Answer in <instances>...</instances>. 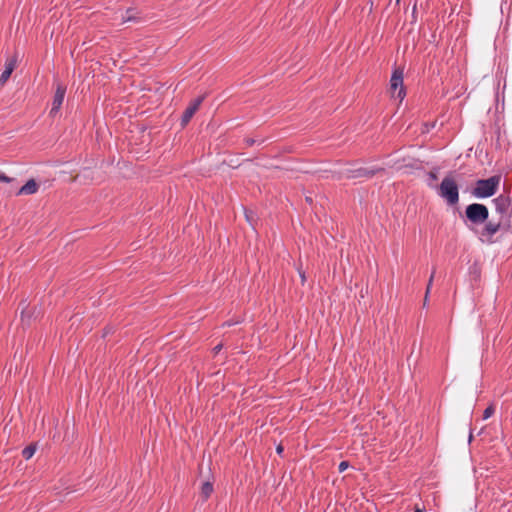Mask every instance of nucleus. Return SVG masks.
<instances>
[{"label": "nucleus", "mask_w": 512, "mask_h": 512, "mask_svg": "<svg viewBox=\"0 0 512 512\" xmlns=\"http://www.w3.org/2000/svg\"><path fill=\"white\" fill-rule=\"evenodd\" d=\"M483 224L484 226L481 229H475L474 232L477 234L478 239L482 243L486 244L495 243L494 236L499 231L508 232L510 229V226L508 224H505L502 219H498L497 221L487 220Z\"/></svg>", "instance_id": "f257e3e1"}, {"label": "nucleus", "mask_w": 512, "mask_h": 512, "mask_svg": "<svg viewBox=\"0 0 512 512\" xmlns=\"http://www.w3.org/2000/svg\"><path fill=\"white\" fill-rule=\"evenodd\" d=\"M500 181V175H494L488 179H480L476 182L472 194L477 198L491 197L496 193Z\"/></svg>", "instance_id": "f03ea898"}, {"label": "nucleus", "mask_w": 512, "mask_h": 512, "mask_svg": "<svg viewBox=\"0 0 512 512\" xmlns=\"http://www.w3.org/2000/svg\"><path fill=\"white\" fill-rule=\"evenodd\" d=\"M438 195L446 200L449 205H455L459 201V189L455 179L451 176H446L442 180L439 188Z\"/></svg>", "instance_id": "7ed1b4c3"}, {"label": "nucleus", "mask_w": 512, "mask_h": 512, "mask_svg": "<svg viewBox=\"0 0 512 512\" xmlns=\"http://www.w3.org/2000/svg\"><path fill=\"white\" fill-rule=\"evenodd\" d=\"M465 215L472 224L481 225L488 220L489 210L484 204L472 203L466 207Z\"/></svg>", "instance_id": "20e7f679"}, {"label": "nucleus", "mask_w": 512, "mask_h": 512, "mask_svg": "<svg viewBox=\"0 0 512 512\" xmlns=\"http://www.w3.org/2000/svg\"><path fill=\"white\" fill-rule=\"evenodd\" d=\"M403 68H395L392 72L390 79V90L394 97L402 101L406 95L404 84H403Z\"/></svg>", "instance_id": "39448f33"}, {"label": "nucleus", "mask_w": 512, "mask_h": 512, "mask_svg": "<svg viewBox=\"0 0 512 512\" xmlns=\"http://www.w3.org/2000/svg\"><path fill=\"white\" fill-rule=\"evenodd\" d=\"M512 200L509 195L501 194L493 199L495 211L499 214V219L504 220L509 215Z\"/></svg>", "instance_id": "423d86ee"}, {"label": "nucleus", "mask_w": 512, "mask_h": 512, "mask_svg": "<svg viewBox=\"0 0 512 512\" xmlns=\"http://www.w3.org/2000/svg\"><path fill=\"white\" fill-rule=\"evenodd\" d=\"M203 100H204V97L203 96H199L196 99H194L189 104V106L185 109V111L183 112L182 117H181V125H182V127H185L189 123V121L192 119L194 114L199 109V107L202 104Z\"/></svg>", "instance_id": "0eeeda50"}, {"label": "nucleus", "mask_w": 512, "mask_h": 512, "mask_svg": "<svg viewBox=\"0 0 512 512\" xmlns=\"http://www.w3.org/2000/svg\"><path fill=\"white\" fill-rule=\"evenodd\" d=\"M65 93H66V87L62 84H57L55 94L53 97V101H52V108L50 110L51 116H55L59 112V110L63 104V101H64Z\"/></svg>", "instance_id": "6e6552de"}, {"label": "nucleus", "mask_w": 512, "mask_h": 512, "mask_svg": "<svg viewBox=\"0 0 512 512\" xmlns=\"http://www.w3.org/2000/svg\"><path fill=\"white\" fill-rule=\"evenodd\" d=\"M383 169H368V168H358L355 170H349L347 173V178H372L378 171H382Z\"/></svg>", "instance_id": "1a4fd4ad"}, {"label": "nucleus", "mask_w": 512, "mask_h": 512, "mask_svg": "<svg viewBox=\"0 0 512 512\" xmlns=\"http://www.w3.org/2000/svg\"><path fill=\"white\" fill-rule=\"evenodd\" d=\"M39 189L38 183L34 179H30L23 185L17 195H32L35 194Z\"/></svg>", "instance_id": "9d476101"}, {"label": "nucleus", "mask_w": 512, "mask_h": 512, "mask_svg": "<svg viewBox=\"0 0 512 512\" xmlns=\"http://www.w3.org/2000/svg\"><path fill=\"white\" fill-rule=\"evenodd\" d=\"M15 67H16L15 59H10L6 62L5 69L0 75V83L1 84H4L9 79V77L12 74V72L14 71Z\"/></svg>", "instance_id": "9b49d317"}, {"label": "nucleus", "mask_w": 512, "mask_h": 512, "mask_svg": "<svg viewBox=\"0 0 512 512\" xmlns=\"http://www.w3.org/2000/svg\"><path fill=\"white\" fill-rule=\"evenodd\" d=\"M137 14L138 13H137L136 9L129 8L126 10L125 15L123 16V21L124 22H130V21L137 22L140 19V17Z\"/></svg>", "instance_id": "f8f14e48"}, {"label": "nucleus", "mask_w": 512, "mask_h": 512, "mask_svg": "<svg viewBox=\"0 0 512 512\" xmlns=\"http://www.w3.org/2000/svg\"><path fill=\"white\" fill-rule=\"evenodd\" d=\"M213 492V484L209 481H206L201 486V496L204 500H207Z\"/></svg>", "instance_id": "ddd939ff"}, {"label": "nucleus", "mask_w": 512, "mask_h": 512, "mask_svg": "<svg viewBox=\"0 0 512 512\" xmlns=\"http://www.w3.org/2000/svg\"><path fill=\"white\" fill-rule=\"evenodd\" d=\"M36 452V446L31 444L22 450V456L26 460L30 459Z\"/></svg>", "instance_id": "4468645a"}, {"label": "nucleus", "mask_w": 512, "mask_h": 512, "mask_svg": "<svg viewBox=\"0 0 512 512\" xmlns=\"http://www.w3.org/2000/svg\"><path fill=\"white\" fill-rule=\"evenodd\" d=\"M495 412V408L493 405H489L483 412V419L486 420L490 418Z\"/></svg>", "instance_id": "2eb2a0df"}, {"label": "nucleus", "mask_w": 512, "mask_h": 512, "mask_svg": "<svg viewBox=\"0 0 512 512\" xmlns=\"http://www.w3.org/2000/svg\"><path fill=\"white\" fill-rule=\"evenodd\" d=\"M434 275H435V269L432 271V274L430 276V279L428 281V285H427V289H426V294H425V300H424V304L427 303V298H428V294L430 292V288L432 286V282H433V279H434Z\"/></svg>", "instance_id": "dca6fc26"}, {"label": "nucleus", "mask_w": 512, "mask_h": 512, "mask_svg": "<svg viewBox=\"0 0 512 512\" xmlns=\"http://www.w3.org/2000/svg\"><path fill=\"white\" fill-rule=\"evenodd\" d=\"M436 126V121L433 122H427L424 124L423 132H429L431 129H433Z\"/></svg>", "instance_id": "f3484780"}, {"label": "nucleus", "mask_w": 512, "mask_h": 512, "mask_svg": "<svg viewBox=\"0 0 512 512\" xmlns=\"http://www.w3.org/2000/svg\"><path fill=\"white\" fill-rule=\"evenodd\" d=\"M245 217H246L247 221H248L251 225H253V222H254V214H253V212H251V211H247V210H246V211H245Z\"/></svg>", "instance_id": "a211bd4d"}, {"label": "nucleus", "mask_w": 512, "mask_h": 512, "mask_svg": "<svg viewBox=\"0 0 512 512\" xmlns=\"http://www.w3.org/2000/svg\"><path fill=\"white\" fill-rule=\"evenodd\" d=\"M349 466V463L347 461H342L340 462L339 466H338V469H339V472H344Z\"/></svg>", "instance_id": "6ab92c4d"}, {"label": "nucleus", "mask_w": 512, "mask_h": 512, "mask_svg": "<svg viewBox=\"0 0 512 512\" xmlns=\"http://www.w3.org/2000/svg\"><path fill=\"white\" fill-rule=\"evenodd\" d=\"M13 179L0 172V182H11Z\"/></svg>", "instance_id": "aec40b11"}, {"label": "nucleus", "mask_w": 512, "mask_h": 512, "mask_svg": "<svg viewBox=\"0 0 512 512\" xmlns=\"http://www.w3.org/2000/svg\"><path fill=\"white\" fill-rule=\"evenodd\" d=\"M245 143H246L247 146H252L253 144L256 143V140L253 139V138H246L245 139Z\"/></svg>", "instance_id": "412c9836"}, {"label": "nucleus", "mask_w": 512, "mask_h": 512, "mask_svg": "<svg viewBox=\"0 0 512 512\" xmlns=\"http://www.w3.org/2000/svg\"><path fill=\"white\" fill-rule=\"evenodd\" d=\"M424 511H425V507L420 508L418 505H416L414 508V512H424Z\"/></svg>", "instance_id": "4be33fe9"}, {"label": "nucleus", "mask_w": 512, "mask_h": 512, "mask_svg": "<svg viewBox=\"0 0 512 512\" xmlns=\"http://www.w3.org/2000/svg\"><path fill=\"white\" fill-rule=\"evenodd\" d=\"M429 177H430L431 180H437V175L434 172H430L429 173Z\"/></svg>", "instance_id": "5701e85b"}, {"label": "nucleus", "mask_w": 512, "mask_h": 512, "mask_svg": "<svg viewBox=\"0 0 512 512\" xmlns=\"http://www.w3.org/2000/svg\"><path fill=\"white\" fill-rule=\"evenodd\" d=\"M221 348H222V345L219 344V345L215 346L213 350L215 353H218L221 350Z\"/></svg>", "instance_id": "b1692460"}, {"label": "nucleus", "mask_w": 512, "mask_h": 512, "mask_svg": "<svg viewBox=\"0 0 512 512\" xmlns=\"http://www.w3.org/2000/svg\"><path fill=\"white\" fill-rule=\"evenodd\" d=\"M299 274H300V277H301V279H302V282H305L306 277H305L304 272H301V271H300V272H299Z\"/></svg>", "instance_id": "393cba45"}, {"label": "nucleus", "mask_w": 512, "mask_h": 512, "mask_svg": "<svg viewBox=\"0 0 512 512\" xmlns=\"http://www.w3.org/2000/svg\"><path fill=\"white\" fill-rule=\"evenodd\" d=\"M277 453L278 454H281L283 452V447L281 445H279L276 449Z\"/></svg>", "instance_id": "a878e982"}, {"label": "nucleus", "mask_w": 512, "mask_h": 512, "mask_svg": "<svg viewBox=\"0 0 512 512\" xmlns=\"http://www.w3.org/2000/svg\"><path fill=\"white\" fill-rule=\"evenodd\" d=\"M473 438V434H472V431H470V434H469V442L472 440Z\"/></svg>", "instance_id": "bb28decb"}, {"label": "nucleus", "mask_w": 512, "mask_h": 512, "mask_svg": "<svg viewBox=\"0 0 512 512\" xmlns=\"http://www.w3.org/2000/svg\"><path fill=\"white\" fill-rule=\"evenodd\" d=\"M396 2H397V3H399V2H400V0H396Z\"/></svg>", "instance_id": "cd10ccee"}]
</instances>
